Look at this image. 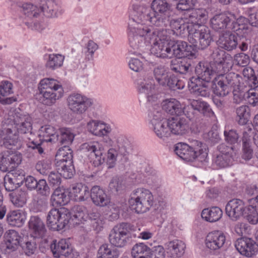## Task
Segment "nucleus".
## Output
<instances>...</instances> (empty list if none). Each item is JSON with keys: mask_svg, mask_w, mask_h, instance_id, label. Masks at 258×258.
Instances as JSON below:
<instances>
[{"mask_svg": "<svg viewBox=\"0 0 258 258\" xmlns=\"http://www.w3.org/2000/svg\"><path fill=\"white\" fill-rule=\"evenodd\" d=\"M137 23H130L128 37L130 46L137 48L139 43L143 44L147 38L158 34L161 30L148 26L151 24L157 27H163L170 21L172 13L171 5L167 0H153L150 5L136 8Z\"/></svg>", "mask_w": 258, "mask_h": 258, "instance_id": "obj_1", "label": "nucleus"}, {"mask_svg": "<svg viewBox=\"0 0 258 258\" xmlns=\"http://www.w3.org/2000/svg\"><path fill=\"white\" fill-rule=\"evenodd\" d=\"M102 138L100 142H90L81 146L82 151L94 166L97 167L104 162L102 156L105 147L108 148L106 156V164L108 168L115 166L117 157H120L124 161L128 160L127 156L132 151V146L126 137L122 135H118L114 141L109 135Z\"/></svg>", "mask_w": 258, "mask_h": 258, "instance_id": "obj_2", "label": "nucleus"}, {"mask_svg": "<svg viewBox=\"0 0 258 258\" xmlns=\"http://www.w3.org/2000/svg\"><path fill=\"white\" fill-rule=\"evenodd\" d=\"M155 36L147 38L143 41V44L139 43L138 47L132 48L133 50L131 51L141 55L144 59L146 57L142 56V53L148 50L150 46H151V52L159 57L170 58L175 56L190 59L196 57L193 45H188L187 42L183 41H172L170 36L167 34V30H162Z\"/></svg>", "mask_w": 258, "mask_h": 258, "instance_id": "obj_3", "label": "nucleus"}, {"mask_svg": "<svg viewBox=\"0 0 258 258\" xmlns=\"http://www.w3.org/2000/svg\"><path fill=\"white\" fill-rule=\"evenodd\" d=\"M210 64L214 75H216L214 80V93L216 96L225 97L230 92L231 87L239 85L241 77L239 74L233 72L225 73L232 67L231 57H225V59L213 61Z\"/></svg>", "mask_w": 258, "mask_h": 258, "instance_id": "obj_4", "label": "nucleus"}, {"mask_svg": "<svg viewBox=\"0 0 258 258\" xmlns=\"http://www.w3.org/2000/svg\"><path fill=\"white\" fill-rule=\"evenodd\" d=\"M55 161L57 171H51L47 176L51 184L58 186L61 183V175L65 178H71L75 173L73 151L68 148L59 149L55 156Z\"/></svg>", "mask_w": 258, "mask_h": 258, "instance_id": "obj_5", "label": "nucleus"}, {"mask_svg": "<svg viewBox=\"0 0 258 258\" xmlns=\"http://www.w3.org/2000/svg\"><path fill=\"white\" fill-rule=\"evenodd\" d=\"M241 19L235 20L230 13L216 14L210 20L211 27L216 31L223 32L232 31L237 35L243 36L247 32L246 25L240 24Z\"/></svg>", "mask_w": 258, "mask_h": 258, "instance_id": "obj_6", "label": "nucleus"}, {"mask_svg": "<svg viewBox=\"0 0 258 258\" xmlns=\"http://www.w3.org/2000/svg\"><path fill=\"white\" fill-rule=\"evenodd\" d=\"M174 151L183 160L201 163L207 162V149L201 142L198 141H194L191 146L185 143H178L175 145Z\"/></svg>", "mask_w": 258, "mask_h": 258, "instance_id": "obj_7", "label": "nucleus"}, {"mask_svg": "<svg viewBox=\"0 0 258 258\" xmlns=\"http://www.w3.org/2000/svg\"><path fill=\"white\" fill-rule=\"evenodd\" d=\"M130 208L137 214L149 211L154 204V196L148 189L138 187L131 193L128 201Z\"/></svg>", "mask_w": 258, "mask_h": 258, "instance_id": "obj_8", "label": "nucleus"}, {"mask_svg": "<svg viewBox=\"0 0 258 258\" xmlns=\"http://www.w3.org/2000/svg\"><path fill=\"white\" fill-rule=\"evenodd\" d=\"M148 119L150 127L159 138L165 140L171 136L168 120L163 115L161 106L158 104L149 107Z\"/></svg>", "mask_w": 258, "mask_h": 258, "instance_id": "obj_9", "label": "nucleus"}, {"mask_svg": "<svg viewBox=\"0 0 258 258\" xmlns=\"http://www.w3.org/2000/svg\"><path fill=\"white\" fill-rule=\"evenodd\" d=\"M8 120L18 133L25 134L31 132L32 118L30 115L20 108L11 110L8 113Z\"/></svg>", "mask_w": 258, "mask_h": 258, "instance_id": "obj_10", "label": "nucleus"}, {"mask_svg": "<svg viewBox=\"0 0 258 258\" xmlns=\"http://www.w3.org/2000/svg\"><path fill=\"white\" fill-rule=\"evenodd\" d=\"M133 226L128 223H122L114 226L109 235L110 244L117 247L122 248L126 246L129 240L130 232Z\"/></svg>", "mask_w": 258, "mask_h": 258, "instance_id": "obj_11", "label": "nucleus"}, {"mask_svg": "<svg viewBox=\"0 0 258 258\" xmlns=\"http://www.w3.org/2000/svg\"><path fill=\"white\" fill-rule=\"evenodd\" d=\"M71 220L69 211L64 208H53L48 213L46 222L48 227L55 231L63 229Z\"/></svg>", "mask_w": 258, "mask_h": 258, "instance_id": "obj_12", "label": "nucleus"}, {"mask_svg": "<svg viewBox=\"0 0 258 258\" xmlns=\"http://www.w3.org/2000/svg\"><path fill=\"white\" fill-rule=\"evenodd\" d=\"M137 88L139 93L144 94L149 102L148 108L155 106L156 104L160 105L158 94L155 85L154 80L152 77L146 76L138 79L137 81Z\"/></svg>", "mask_w": 258, "mask_h": 258, "instance_id": "obj_13", "label": "nucleus"}, {"mask_svg": "<svg viewBox=\"0 0 258 258\" xmlns=\"http://www.w3.org/2000/svg\"><path fill=\"white\" fill-rule=\"evenodd\" d=\"M190 31L188 40L194 47L203 49L210 45L212 37L208 27L200 26L197 28H193Z\"/></svg>", "mask_w": 258, "mask_h": 258, "instance_id": "obj_14", "label": "nucleus"}, {"mask_svg": "<svg viewBox=\"0 0 258 258\" xmlns=\"http://www.w3.org/2000/svg\"><path fill=\"white\" fill-rule=\"evenodd\" d=\"M94 100L79 93H72L67 99L69 108L74 113L82 114L94 104Z\"/></svg>", "mask_w": 258, "mask_h": 258, "instance_id": "obj_15", "label": "nucleus"}, {"mask_svg": "<svg viewBox=\"0 0 258 258\" xmlns=\"http://www.w3.org/2000/svg\"><path fill=\"white\" fill-rule=\"evenodd\" d=\"M4 146L9 150L16 151L23 146V142L19 136L10 128H4L1 134Z\"/></svg>", "mask_w": 258, "mask_h": 258, "instance_id": "obj_16", "label": "nucleus"}, {"mask_svg": "<svg viewBox=\"0 0 258 258\" xmlns=\"http://www.w3.org/2000/svg\"><path fill=\"white\" fill-rule=\"evenodd\" d=\"M170 27L171 30H167V34L170 36L172 33L173 35L177 36L183 37L186 35H189L191 32L190 31L193 28L190 27V25L188 24L184 18L181 17L177 19H173L170 21ZM161 30H164L162 29Z\"/></svg>", "mask_w": 258, "mask_h": 258, "instance_id": "obj_17", "label": "nucleus"}, {"mask_svg": "<svg viewBox=\"0 0 258 258\" xmlns=\"http://www.w3.org/2000/svg\"><path fill=\"white\" fill-rule=\"evenodd\" d=\"M235 246L241 254L248 257L255 255L258 252V244L250 238H238L235 243Z\"/></svg>", "mask_w": 258, "mask_h": 258, "instance_id": "obj_18", "label": "nucleus"}, {"mask_svg": "<svg viewBox=\"0 0 258 258\" xmlns=\"http://www.w3.org/2000/svg\"><path fill=\"white\" fill-rule=\"evenodd\" d=\"M246 206L242 200L234 199L229 201L226 205L225 211L226 214L230 218L235 221L241 216L244 215Z\"/></svg>", "mask_w": 258, "mask_h": 258, "instance_id": "obj_19", "label": "nucleus"}, {"mask_svg": "<svg viewBox=\"0 0 258 258\" xmlns=\"http://www.w3.org/2000/svg\"><path fill=\"white\" fill-rule=\"evenodd\" d=\"M168 120L171 134L181 136L188 133L189 129V121L184 117H172Z\"/></svg>", "mask_w": 258, "mask_h": 258, "instance_id": "obj_20", "label": "nucleus"}, {"mask_svg": "<svg viewBox=\"0 0 258 258\" xmlns=\"http://www.w3.org/2000/svg\"><path fill=\"white\" fill-rule=\"evenodd\" d=\"M226 241L225 234L221 231H213L209 232L205 240L207 248L212 250H216L221 248Z\"/></svg>", "mask_w": 258, "mask_h": 258, "instance_id": "obj_21", "label": "nucleus"}, {"mask_svg": "<svg viewBox=\"0 0 258 258\" xmlns=\"http://www.w3.org/2000/svg\"><path fill=\"white\" fill-rule=\"evenodd\" d=\"M208 13L204 9H193L188 11L183 17L191 28H198L207 19Z\"/></svg>", "mask_w": 258, "mask_h": 258, "instance_id": "obj_22", "label": "nucleus"}, {"mask_svg": "<svg viewBox=\"0 0 258 258\" xmlns=\"http://www.w3.org/2000/svg\"><path fill=\"white\" fill-rule=\"evenodd\" d=\"M50 248L55 257H60L61 256L67 257L72 252H74L70 240L66 239H61L58 242L56 240L53 241Z\"/></svg>", "mask_w": 258, "mask_h": 258, "instance_id": "obj_23", "label": "nucleus"}, {"mask_svg": "<svg viewBox=\"0 0 258 258\" xmlns=\"http://www.w3.org/2000/svg\"><path fill=\"white\" fill-rule=\"evenodd\" d=\"M29 231L34 238H43L46 233V229L43 221L38 216H31L28 222Z\"/></svg>", "mask_w": 258, "mask_h": 258, "instance_id": "obj_24", "label": "nucleus"}, {"mask_svg": "<svg viewBox=\"0 0 258 258\" xmlns=\"http://www.w3.org/2000/svg\"><path fill=\"white\" fill-rule=\"evenodd\" d=\"M218 46L226 50L232 51L237 46V37L230 31L222 33L217 41Z\"/></svg>", "mask_w": 258, "mask_h": 258, "instance_id": "obj_25", "label": "nucleus"}, {"mask_svg": "<svg viewBox=\"0 0 258 258\" xmlns=\"http://www.w3.org/2000/svg\"><path fill=\"white\" fill-rule=\"evenodd\" d=\"M90 196L93 203L97 206L105 207L110 202V199L105 191L99 186L92 187L90 191Z\"/></svg>", "mask_w": 258, "mask_h": 258, "instance_id": "obj_26", "label": "nucleus"}, {"mask_svg": "<svg viewBox=\"0 0 258 258\" xmlns=\"http://www.w3.org/2000/svg\"><path fill=\"white\" fill-rule=\"evenodd\" d=\"M164 249L171 257H179L184 253L186 247L185 243L181 240L174 239L164 244Z\"/></svg>", "mask_w": 258, "mask_h": 258, "instance_id": "obj_27", "label": "nucleus"}, {"mask_svg": "<svg viewBox=\"0 0 258 258\" xmlns=\"http://www.w3.org/2000/svg\"><path fill=\"white\" fill-rule=\"evenodd\" d=\"M63 93L50 91L44 89H39V93H37L36 98L42 103L48 106L54 104L57 100L61 98Z\"/></svg>", "mask_w": 258, "mask_h": 258, "instance_id": "obj_28", "label": "nucleus"}, {"mask_svg": "<svg viewBox=\"0 0 258 258\" xmlns=\"http://www.w3.org/2000/svg\"><path fill=\"white\" fill-rule=\"evenodd\" d=\"M200 80L195 77H191L188 82L189 89L196 95L206 97L209 95L208 83Z\"/></svg>", "mask_w": 258, "mask_h": 258, "instance_id": "obj_29", "label": "nucleus"}, {"mask_svg": "<svg viewBox=\"0 0 258 258\" xmlns=\"http://www.w3.org/2000/svg\"><path fill=\"white\" fill-rule=\"evenodd\" d=\"M70 200L69 190L62 187L56 188L50 198L53 206H63L67 205Z\"/></svg>", "mask_w": 258, "mask_h": 258, "instance_id": "obj_30", "label": "nucleus"}, {"mask_svg": "<svg viewBox=\"0 0 258 258\" xmlns=\"http://www.w3.org/2000/svg\"><path fill=\"white\" fill-rule=\"evenodd\" d=\"M13 91V84L9 81H3L0 83V102L3 104H11L17 101L15 97H5L12 94Z\"/></svg>", "mask_w": 258, "mask_h": 258, "instance_id": "obj_31", "label": "nucleus"}, {"mask_svg": "<svg viewBox=\"0 0 258 258\" xmlns=\"http://www.w3.org/2000/svg\"><path fill=\"white\" fill-rule=\"evenodd\" d=\"M39 135L42 142L55 143L59 140L58 133L56 129L50 125L42 126L39 130Z\"/></svg>", "mask_w": 258, "mask_h": 258, "instance_id": "obj_32", "label": "nucleus"}, {"mask_svg": "<svg viewBox=\"0 0 258 258\" xmlns=\"http://www.w3.org/2000/svg\"><path fill=\"white\" fill-rule=\"evenodd\" d=\"M211 64L206 62H200L195 68V72L197 76L196 78L206 82H210L212 78L214 76Z\"/></svg>", "mask_w": 258, "mask_h": 258, "instance_id": "obj_33", "label": "nucleus"}, {"mask_svg": "<svg viewBox=\"0 0 258 258\" xmlns=\"http://www.w3.org/2000/svg\"><path fill=\"white\" fill-rule=\"evenodd\" d=\"M69 192L76 201H84L90 197L89 188L82 183H77L73 185Z\"/></svg>", "mask_w": 258, "mask_h": 258, "instance_id": "obj_34", "label": "nucleus"}, {"mask_svg": "<svg viewBox=\"0 0 258 258\" xmlns=\"http://www.w3.org/2000/svg\"><path fill=\"white\" fill-rule=\"evenodd\" d=\"M182 105L174 98L164 100L162 103V108L170 115L180 116L182 114Z\"/></svg>", "mask_w": 258, "mask_h": 258, "instance_id": "obj_35", "label": "nucleus"}, {"mask_svg": "<svg viewBox=\"0 0 258 258\" xmlns=\"http://www.w3.org/2000/svg\"><path fill=\"white\" fill-rule=\"evenodd\" d=\"M190 104L196 113H202L205 116L211 117L212 119L216 118L214 112L207 102L201 100H193Z\"/></svg>", "mask_w": 258, "mask_h": 258, "instance_id": "obj_36", "label": "nucleus"}, {"mask_svg": "<svg viewBox=\"0 0 258 258\" xmlns=\"http://www.w3.org/2000/svg\"><path fill=\"white\" fill-rule=\"evenodd\" d=\"M6 248L9 252L17 249L20 243V236L14 230H9L5 234Z\"/></svg>", "mask_w": 258, "mask_h": 258, "instance_id": "obj_37", "label": "nucleus"}, {"mask_svg": "<svg viewBox=\"0 0 258 258\" xmlns=\"http://www.w3.org/2000/svg\"><path fill=\"white\" fill-rule=\"evenodd\" d=\"M223 215L222 210L218 207L204 209L201 213L203 219L209 222H215L219 220Z\"/></svg>", "mask_w": 258, "mask_h": 258, "instance_id": "obj_38", "label": "nucleus"}, {"mask_svg": "<svg viewBox=\"0 0 258 258\" xmlns=\"http://www.w3.org/2000/svg\"><path fill=\"white\" fill-rule=\"evenodd\" d=\"M38 89L63 93L60 83L54 79L44 78L40 81Z\"/></svg>", "mask_w": 258, "mask_h": 258, "instance_id": "obj_39", "label": "nucleus"}, {"mask_svg": "<svg viewBox=\"0 0 258 258\" xmlns=\"http://www.w3.org/2000/svg\"><path fill=\"white\" fill-rule=\"evenodd\" d=\"M71 219L73 218L76 219L78 222H76V224L79 223L83 221H86L89 218V214L88 213L87 208L81 205H75L71 209Z\"/></svg>", "mask_w": 258, "mask_h": 258, "instance_id": "obj_40", "label": "nucleus"}, {"mask_svg": "<svg viewBox=\"0 0 258 258\" xmlns=\"http://www.w3.org/2000/svg\"><path fill=\"white\" fill-rule=\"evenodd\" d=\"M58 138L59 140L57 141L61 145H64L62 148L59 149L68 148L72 151L68 145L72 144L75 138V135L73 133L72 130L69 128L63 127L60 128L58 133Z\"/></svg>", "mask_w": 258, "mask_h": 258, "instance_id": "obj_41", "label": "nucleus"}, {"mask_svg": "<svg viewBox=\"0 0 258 258\" xmlns=\"http://www.w3.org/2000/svg\"><path fill=\"white\" fill-rule=\"evenodd\" d=\"M151 248L143 242L136 243L132 249L133 258H148Z\"/></svg>", "mask_w": 258, "mask_h": 258, "instance_id": "obj_42", "label": "nucleus"}, {"mask_svg": "<svg viewBox=\"0 0 258 258\" xmlns=\"http://www.w3.org/2000/svg\"><path fill=\"white\" fill-rule=\"evenodd\" d=\"M91 221V225L93 229L97 232H99L104 228L105 219L103 216L97 212H90L89 218Z\"/></svg>", "mask_w": 258, "mask_h": 258, "instance_id": "obj_43", "label": "nucleus"}, {"mask_svg": "<svg viewBox=\"0 0 258 258\" xmlns=\"http://www.w3.org/2000/svg\"><path fill=\"white\" fill-rule=\"evenodd\" d=\"M119 250L115 248L109 247L108 244L102 245L99 248L97 258H118Z\"/></svg>", "mask_w": 258, "mask_h": 258, "instance_id": "obj_44", "label": "nucleus"}, {"mask_svg": "<svg viewBox=\"0 0 258 258\" xmlns=\"http://www.w3.org/2000/svg\"><path fill=\"white\" fill-rule=\"evenodd\" d=\"M236 120L240 125H244L250 117V109L247 105H241L236 109Z\"/></svg>", "mask_w": 258, "mask_h": 258, "instance_id": "obj_45", "label": "nucleus"}, {"mask_svg": "<svg viewBox=\"0 0 258 258\" xmlns=\"http://www.w3.org/2000/svg\"><path fill=\"white\" fill-rule=\"evenodd\" d=\"M7 221L12 226L20 227L24 223V216L20 210L13 211L7 215Z\"/></svg>", "mask_w": 258, "mask_h": 258, "instance_id": "obj_46", "label": "nucleus"}, {"mask_svg": "<svg viewBox=\"0 0 258 258\" xmlns=\"http://www.w3.org/2000/svg\"><path fill=\"white\" fill-rule=\"evenodd\" d=\"M64 57L59 54H50L46 62V66L52 70L60 67L62 64Z\"/></svg>", "mask_w": 258, "mask_h": 258, "instance_id": "obj_47", "label": "nucleus"}, {"mask_svg": "<svg viewBox=\"0 0 258 258\" xmlns=\"http://www.w3.org/2000/svg\"><path fill=\"white\" fill-rule=\"evenodd\" d=\"M48 197L39 196L34 199L31 207L33 211L38 213L45 211L48 207Z\"/></svg>", "mask_w": 258, "mask_h": 258, "instance_id": "obj_48", "label": "nucleus"}, {"mask_svg": "<svg viewBox=\"0 0 258 258\" xmlns=\"http://www.w3.org/2000/svg\"><path fill=\"white\" fill-rule=\"evenodd\" d=\"M188 58H182L181 60L176 63H174L172 60L170 66L171 70L180 74L188 72L191 67L190 61H188Z\"/></svg>", "mask_w": 258, "mask_h": 258, "instance_id": "obj_49", "label": "nucleus"}, {"mask_svg": "<svg viewBox=\"0 0 258 258\" xmlns=\"http://www.w3.org/2000/svg\"><path fill=\"white\" fill-rule=\"evenodd\" d=\"M256 205H249L246 207L244 216L248 222L251 224H256L258 222V213L256 211Z\"/></svg>", "mask_w": 258, "mask_h": 258, "instance_id": "obj_50", "label": "nucleus"}, {"mask_svg": "<svg viewBox=\"0 0 258 258\" xmlns=\"http://www.w3.org/2000/svg\"><path fill=\"white\" fill-rule=\"evenodd\" d=\"M232 161L230 156L223 155H217L213 161V166L216 169H220L228 166Z\"/></svg>", "mask_w": 258, "mask_h": 258, "instance_id": "obj_51", "label": "nucleus"}, {"mask_svg": "<svg viewBox=\"0 0 258 258\" xmlns=\"http://www.w3.org/2000/svg\"><path fill=\"white\" fill-rule=\"evenodd\" d=\"M154 75L158 83L162 86H164L165 79L168 75L166 69L163 66L156 67L154 70Z\"/></svg>", "mask_w": 258, "mask_h": 258, "instance_id": "obj_52", "label": "nucleus"}, {"mask_svg": "<svg viewBox=\"0 0 258 258\" xmlns=\"http://www.w3.org/2000/svg\"><path fill=\"white\" fill-rule=\"evenodd\" d=\"M242 74L244 77L247 79L248 86L251 85L253 87H258V80L253 69L245 67L242 71Z\"/></svg>", "mask_w": 258, "mask_h": 258, "instance_id": "obj_53", "label": "nucleus"}, {"mask_svg": "<svg viewBox=\"0 0 258 258\" xmlns=\"http://www.w3.org/2000/svg\"><path fill=\"white\" fill-rule=\"evenodd\" d=\"M168 86L171 89L176 90L182 89L184 87V84L182 81L179 80L173 75H168L165 79V83L164 86Z\"/></svg>", "mask_w": 258, "mask_h": 258, "instance_id": "obj_54", "label": "nucleus"}, {"mask_svg": "<svg viewBox=\"0 0 258 258\" xmlns=\"http://www.w3.org/2000/svg\"><path fill=\"white\" fill-rule=\"evenodd\" d=\"M250 88L246 91V100L252 106H256L258 104L257 87H253L249 85Z\"/></svg>", "mask_w": 258, "mask_h": 258, "instance_id": "obj_55", "label": "nucleus"}, {"mask_svg": "<svg viewBox=\"0 0 258 258\" xmlns=\"http://www.w3.org/2000/svg\"><path fill=\"white\" fill-rule=\"evenodd\" d=\"M12 169L9 151L0 153V170L3 172H7Z\"/></svg>", "mask_w": 258, "mask_h": 258, "instance_id": "obj_56", "label": "nucleus"}, {"mask_svg": "<svg viewBox=\"0 0 258 258\" xmlns=\"http://www.w3.org/2000/svg\"><path fill=\"white\" fill-rule=\"evenodd\" d=\"M250 58L249 56L244 53H239L235 54L234 56L232 65H235L241 67H245L249 63Z\"/></svg>", "mask_w": 258, "mask_h": 258, "instance_id": "obj_57", "label": "nucleus"}, {"mask_svg": "<svg viewBox=\"0 0 258 258\" xmlns=\"http://www.w3.org/2000/svg\"><path fill=\"white\" fill-rule=\"evenodd\" d=\"M37 183L35 189L36 190L37 194L41 196L48 197L50 194V188L46 180L40 179Z\"/></svg>", "mask_w": 258, "mask_h": 258, "instance_id": "obj_58", "label": "nucleus"}, {"mask_svg": "<svg viewBox=\"0 0 258 258\" xmlns=\"http://www.w3.org/2000/svg\"><path fill=\"white\" fill-rule=\"evenodd\" d=\"M18 181L13 175L8 174L4 177V186L6 190L11 191L15 190L18 185Z\"/></svg>", "mask_w": 258, "mask_h": 258, "instance_id": "obj_59", "label": "nucleus"}, {"mask_svg": "<svg viewBox=\"0 0 258 258\" xmlns=\"http://www.w3.org/2000/svg\"><path fill=\"white\" fill-rule=\"evenodd\" d=\"M26 192L22 191L16 193L15 195L12 197V202L16 206L18 207H22L26 203Z\"/></svg>", "mask_w": 258, "mask_h": 258, "instance_id": "obj_60", "label": "nucleus"}, {"mask_svg": "<svg viewBox=\"0 0 258 258\" xmlns=\"http://www.w3.org/2000/svg\"><path fill=\"white\" fill-rule=\"evenodd\" d=\"M36 170L43 175H47L51 171V164L47 161H39L36 164Z\"/></svg>", "mask_w": 258, "mask_h": 258, "instance_id": "obj_61", "label": "nucleus"}, {"mask_svg": "<svg viewBox=\"0 0 258 258\" xmlns=\"http://www.w3.org/2000/svg\"><path fill=\"white\" fill-rule=\"evenodd\" d=\"M225 141L229 144L234 145L238 143L239 135L234 130H225L224 132Z\"/></svg>", "mask_w": 258, "mask_h": 258, "instance_id": "obj_62", "label": "nucleus"}, {"mask_svg": "<svg viewBox=\"0 0 258 258\" xmlns=\"http://www.w3.org/2000/svg\"><path fill=\"white\" fill-rule=\"evenodd\" d=\"M103 121L92 119L87 123V127L88 131L93 135L97 137Z\"/></svg>", "mask_w": 258, "mask_h": 258, "instance_id": "obj_63", "label": "nucleus"}, {"mask_svg": "<svg viewBox=\"0 0 258 258\" xmlns=\"http://www.w3.org/2000/svg\"><path fill=\"white\" fill-rule=\"evenodd\" d=\"M148 258H165L164 247L162 245H157L152 247Z\"/></svg>", "mask_w": 258, "mask_h": 258, "instance_id": "obj_64", "label": "nucleus"}]
</instances>
